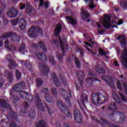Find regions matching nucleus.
Segmentation results:
<instances>
[{"mask_svg":"<svg viewBox=\"0 0 127 127\" xmlns=\"http://www.w3.org/2000/svg\"><path fill=\"white\" fill-rule=\"evenodd\" d=\"M57 106L63 112V113L67 117V118H70V119H72V113L71 111L67 108L65 103L62 101L61 99L57 100Z\"/></svg>","mask_w":127,"mask_h":127,"instance_id":"obj_1","label":"nucleus"},{"mask_svg":"<svg viewBox=\"0 0 127 127\" xmlns=\"http://www.w3.org/2000/svg\"><path fill=\"white\" fill-rule=\"evenodd\" d=\"M106 101H107V97L103 95V94H92V101L93 104L98 105V104L101 103L100 102L104 103V102H106Z\"/></svg>","mask_w":127,"mask_h":127,"instance_id":"obj_2","label":"nucleus"},{"mask_svg":"<svg viewBox=\"0 0 127 127\" xmlns=\"http://www.w3.org/2000/svg\"><path fill=\"white\" fill-rule=\"evenodd\" d=\"M119 116V122L121 123L124 122L125 120V115L122 113L118 111H113L110 113L109 115V118L112 122H115L117 120V117Z\"/></svg>","mask_w":127,"mask_h":127,"instance_id":"obj_3","label":"nucleus"},{"mask_svg":"<svg viewBox=\"0 0 127 127\" xmlns=\"http://www.w3.org/2000/svg\"><path fill=\"white\" fill-rule=\"evenodd\" d=\"M10 22L11 25L14 26L16 25L18 22L21 30H23L26 27V21L23 18L19 19V18L17 17L15 19L11 20Z\"/></svg>","mask_w":127,"mask_h":127,"instance_id":"obj_4","label":"nucleus"},{"mask_svg":"<svg viewBox=\"0 0 127 127\" xmlns=\"http://www.w3.org/2000/svg\"><path fill=\"white\" fill-rule=\"evenodd\" d=\"M37 31L38 33H39V34H43V33L42 32V29H41L40 27H35L34 26L31 27L28 31L30 37H31V38H35V37L37 36V33H36Z\"/></svg>","mask_w":127,"mask_h":127,"instance_id":"obj_5","label":"nucleus"},{"mask_svg":"<svg viewBox=\"0 0 127 127\" xmlns=\"http://www.w3.org/2000/svg\"><path fill=\"white\" fill-rule=\"evenodd\" d=\"M34 98L36 101L35 106H36L40 111L44 112V111H45V107L43 106V102H42V100L40 99L39 93H35Z\"/></svg>","mask_w":127,"mask_h":127,"instance_id":"obj_6","label":"nucleus"},{"mask_svg":"<svg viewBox=\"0 0 127 127\" xmlns=\"http://www.w3.org/2000/svg\"><path fill=\"white\" fill-rule=\"evenodd\" d=\"M7 37H11V41L14 42H19L20 41V37L11 32L4 33L0 38L2 39V38H7Z\"/></svg>","mask_w":127,"mask_h":127,"instance_id":"obj_7","label":"nucleus"},{"mask_svg":"<svg viewBox=\"0 0 127 127\" xmlns=\"http://www.w3.org/2000/svg\"><path fill=\"white\" fill-rule=\"evenodd\" d=\"M111 20V17L107 15H104V17L103 18V25L105 28L107 29H109L110 27L114 28V27H117L118 28V26L117 25H112V24L110 22Z\"/></svg>","mask_w":127,"mask_h":127,"instance_id":"obj_8","label":"nucleus"},{"mask_svg":"<svg viewBox=\"0 0 127 127\" xmlns=\"http://www.w3.org/2000/svg\"><path fill=\"white\" fill-rule=\"evenodd\" d=\"M73 115L76 123L78 124H82V123H83V120L82 119V114L78 108H74L73 111Z\"/></svg>","mask_w":127,"mask_h":127,"instance_id":"obj_9","label":"nucleus"},{"mask_svg":"<svg viewBox=\"0 0 127 127\" xmlns=\"http://www.w3.org/2000/svg\"><path fill=\"white\" fill-rule=\"evenodd\" d=\"M120 58L124 67L127 69V49L126 47L124 48Z\"/></svg>","mask_w":127,"mask_h":127,"instance_id":"obj_10","label":"nucleus"},{"mask_svg":"<svg viewBox=\"0 0 127 127\" xmlns=\"http://www.w3.org/2000/svg\"><path fill=\"white\" fill-rule=\"evenodd\" d=\"M81 105H80V108L81 110L84 112H85V110L84 109H87L86 107V105L85 104H88V96H87V94L85 93H83L82 95L81 96Z\"/></svg>","mask_w":127,"mask_h":127,"instance_id":"obj_11","label":"nucleus"},{"mask_svg":"<svg viewBox=\"0 0 127 127\" xmlns=\"http://www.w3.org/2000/svg\"><path fill=\"white\" fill-rule=\"evenodd\" d=\"M59 39L60 41V44L61 48L62 49L63 53L65 52V50L68 49V45L67 44V41H66V38L65 37H63V40L60 36H59Z\"/></svg>","mask_w":127,"mask_h":127,"instance_id":"obj_12","label":"nucleus"},{"mask_svg":"<svg viewBox=\"0 0 127 127\" xmlns=\"http://www.w3.org/2000/svg\"><path fill=\"white\" fill-rule=\"evenodd\" d=\"M60 93L63 96L64 100H65L68 104H70V97H71V98L72 97V96H71V92L69 91V93H68V91H66L65 89H61L60 90Z\"/></svg>","mask_w":127,"mask_h":127,"instance_id":"obj_13","label":"nucleus"},{"mask_svg":"<svg viewBox=\"0 0 127 127\" xmlns=\"http://www.w3.org/2000/svg\"><path fill=\"white\" fill-rule=\"evenodd\" d=\"M21 89H25V82L24 81H21L14 85V91L15 92H20Z\"/></svg>","mask_w":127,"mask_h":127,"instance_id":"obj_14","label":"nucleus"},{"mask_svg":"<svg viewBox=\"0 0 127 127\" xmlns=\"http://www.w3.org/2000/svg\"><path fill=\"white\" fill-rule=\"evenodd\" d=\"M8 14L10 15V17H11V18H14V17H16L18 15V10L14 7H12L9 9L8 12Z\"/></svg>","mask_w":127,"mask_h":127,"instance_id":"obj_15","label":"nucleus"},{"mask_svg":"<svg viewBox=\"0 0 127 127\" xmlns=\"http://www.w3.org/2000/svg\"><path fill=\"white\" fill-rule=\"evenodd\" d=\"M90 13L88 11L83 9V7L81 9L80 16L82 20H86L88 17H90Z\"/></svg>","mask_w":127,"mask_h":127,"instance_id":"obj_16","label":"nucleus"},{"mask_svg":"<svg viewBox=\"0 0 127 127\" xmlns=\"http://www.w3.org/2000/svg\"><path fill=\"white\" fill-rule=\"evenodd\" d=\"M36 55L40 60L42 61H47V57L45 55H42V53L39 52V51H36Z\"/></svg>","mask_w":127,"mask_h":127,"instance_id":"obj_17","label":"nucleus"},{"mask_svg":"<svg viewBox=\"0 0 127 127\" xmlns=\"http://www.w3.org/2000/svg\"><path fill=\"white\" fill-rule=\"evenodd\" d=\"M4 76H6L8 80L9 83H11L13 81V74L11 71L5 70Z\"/></svg>","mask_w":127,"mask_h":127,"instance_id":"obj_18","label":"nucleus"},{"mask_svg":"<svg viewBox=\"0 0 127 127\" xmlns=\"http://www.w3.org/2000/svg\"><path fill=\"white\" fill-rule=\"evenodd\" d=\"M20 63H21L22 65L26 67L29 71H31L32 70V64L31 63H29V62L27 61H20Z\"/></svg>","mask_w":127,"mask_h":127,"instance_id":"obj_19","label":"nucleus"},{"mask_svg":"<svg viewBox=\"0 0 127 127\" xmlns=\"http://www.w3.org/2000/svg\"><path fill=\"white\" fill-rule=\"evenodd\" d=\"M52 78L57 87H60L61 86V82L59 81V79L56 74H53L52 75Z\"/></svg>","mask_w":127,"mask_h":127,"instance_id":"obj_20","label":"nucleus"},{"mask_svg":"<svg viewBox=\"0 0 127 127\" xmlns=\"http://www.w3.org/2000/svg\"><path fill=\"white\" fill-rule=\"evenodd\" d=\"M61 30H62V25L61 23H59L57 24L55 29V35H56V36L59 35L60 32H61Z\"/></svg>","mask_w":127,"mask_h":127,"instance_id":"obj_21","label":"nucleus"},{"mask_svg":"<svg viewBox=\"0 0 127 127\" xmlns=\"http://www.w3.org/2000/svg\"><path fill=\"white\" fill-rule=\"evenodd\" d=\"M66 18L68 20V23L71 25H76L77 24V20L72 17L67 16Z\"/></svg>","mask_w":127,"mask_h":127,"instance_id":"obj_22","label":"nucleus"},{"mask_svg":"<svg viewBox=\"0 0 127 127\" xmlns=\"http://www.w3.org/2000/svg\"><path fill=\"white\" fill-rule=\"evenodd\" d=\"M76 75L79 81H83V80H84V78L85 77V73H84V71L82 70L78 71L76 72Z\"/></svg>","mask_w":127,"mask_h":127,"instance_id":"obj_23","label":"nucleus"},{"mask_svg":"<svg viewBox=\"0 0 127 127\" xmlns=\"http://www.w3.org/2000/svg\"><path fill=\"white\" fill-rule=\"evenodd\" d=\"M108 108L110 111L116 110H117V105H116V103L112 101L109 104Z\"/></svg>","mask_w":127,"mask_h":127,"instance_id":"obj_24","label":"nucleus"},{"mask_svg":"<svg viewBox=\"0 0 127 127\" xmlns=\"http://www.w3.org/2000/svg\"><path fill=\"white\" fill-rule=\"evenodd\" d=\"M37 127H46V122L44 120H41L36 123Z\"/></svg>","mask_w":127,"mask_h":127,"instance_id":"obj_25","label":"nucleus"},{"mask_svg":"<svg viewBox=\"0 0 127 127\" xmlns=\"http://www.w3.org/2000/svg\"><path fill=\"white\" fill-rule=\"evenodd\" d=\"M17 66V64L13 60L9 61L8 67L10 69H14Z\"/></svg>","mask_w":127,"mask_h":127,"instance_id":"obj_26","label":"nucleus"},{"mask_svg":"<svg viewBox=\"0 0 127 127\" xmlns=\"http://www.w3.org/2000/svg\"><path fill=\"white\" fill-rule=\"evenodd\" d=\"M120 39H121V41H120L121 44H124L125 46H126V44L127 43V41H126V38L124 37V35L119 36L117 38V40H120Z\"/></svg>","mask_w":127,"mask_h":127,"instance_id":"obj_27","label":"nucleus"},{"mask_svg":"<svg viewBox=\"0 0 127 127\" xmlns=\"http://www.w3.org/2000/svg\"><path fill=\"white\" fill-rule=\"evenodd\" d=\"M10 97L11 100H13V101H16L17 102V101L19 100V98H18L17 96L13 95V90H11L10 91Z\"/></svg>","mask_w":127,"mask_h":127,"instance_id":"obj_28","label":"nucleus"},{"mask_svg":"<svg viewBox=\"0 0 127 127\" xmlns=\"http://www.w3.org/2000/svg\"><path fill=\"white\" fill-rule=\"evenodd\" d=\"M38 44L39 46L44 50V52H46L47 51V49H46V46H45V45L44 44V43H43V41H39L38 43Z\"/></svg>","mask_w":127,"mask_h":127,"instance_id":"obj_29","label":"nucleus"},{"mask_svg":"<svg viewBox=\"0 0 127 127\" xmlns=\"http://www.w3.org/2000/svg\"><path fill=\"white\" fill-rule=\"evenodd\" d=\"M118 94L119 96H120L122 102H124V103H127V97L123 93H121L120 91H118Z\"/></svg>","mask_w":127,"mask_h":127,"instance_id":"obj_30","label":"nucleus"},{"mask_svg":"<svg viewBox=\"0 0 127 127\" xmlns=\"http://www.w3.org/2000/svg\"><path fill=\"white\" fill-rule=\"evenodd\" d=\"M0 107H2V108H7V107H8V104H7L6 101L4 100H0Z\"/></svg>","mask_w":127,"mask_h":127,"instance_id":"obj_31","label":"nucleus"},{"mask_svg":"<svg viewBox=\"0 0 127 127\" xmlns=\"http://www.w3.org/2000/svg\"><path fill=\"white\" fill-rule=\"evenodd\" d=\"M74 63L77 68L80 69V68H81V62H80L78 58L74 57Z\"/></svg>","mask_w":127,"mask_h":127,"instance_id":"obj_32","label":"nucleus"},{"mask_svg":"<svg viewBox=\"0 0 127 127\" xmlns=\"http://www.w3.org/2000/svg\"><path fill=\"white\" fill-rule=\"evenodd\" d=\"M9 117L11 120H15V121H17V116L16 113L12 111L10 113Z\"/></svg>","mask_w":127,"mask_h":127,"instance_id":"obj_33","label":"nucleus"},{"mask_svg":"<svg viewBox=\"0 0 127 127\" xmlns=\"http://www.w3.org/2000/svg\"><path fill=\"white\" fill-rule=\"evenodd\" d=\"M45 98L47 102H48L49 103H52V102H53V99L51 98V96H50L49 94H46L45 95Z\"/></svg>","mask_w":127,"mask_h":127,"instance_id":"obj_34","label":"nucleus"},{"mask_svg":"<svg viewBox=\"0 0 127 127\" xmlns=\"http://www.w3.org/2000/svg\"><path fill=\"white\" fill-rule=\"evenodd\" d=\"M102 78L103 79V80L104 81H105V82H106V83H109V82H112V80H113L112 79L111 76H107L106 75H103L102 76Z\"/></svg>","mask_w":127,"mask_h":127,"instance_id":"obj_35","label":"nucleus"},{"mask_svg":"<svg viewBox=\"0 0 127 127\" xmlns=\"http://www.w3.org/2000/svg\"><path fill=\"white\" fill-rule=\"evenodd\" d=\"M96 24L98 27V33H100V34H104V32H105V29H103L102 30H100V28H102V26H101V24H100V23L99 22H96Z\"/></svg>","mask_w":127,"mask_h":127,"instance_id":"obj_36","label":"nucleus"},{"mask_svg":"<svg viewBox=\"0 0 127 127\" xmlns=\"http://www.w3.org/2000/svg\"><path fill=\"white\" fill-rule=\"evenodd\" d=\"M28 94L26 92L20 91V96L21 98H22V99H26Z\"/></svg>","mask_w":127,"mask_h":127,"instance_id":"obj_37","label":"nucleus"},{"mask_svg":"<svg viewBox=\"0 0 127 127\" xmlns=\"http://www.w3.org/2000/svg\"><path fill=\"white\" fill-rule=\"evenodd\" d=\"M96 71L97 73H99V74H105V70H104V68H101L100 69H99V67H96L95 68Z\"/></svg>","mask_w":127,"mask_h":127,"instance_id":"obj_38","label":"nucleus"},{"mask_svg":"<svg viewBox=\"0 0 127 127\" xmlns=\"http://www.w3.org/2000/svg\"><path fill=\"white\" fill-rule=\"evenodd\" d=\"M24 106H25V109H21V112L23 113V114H26L27 113V108H28V103L27 102H25Z\"/></svg>","mask_w":127,"mask_h":127,"instance_id":"obj_39","label":"nucleus"},{"mask_svg":"<svg viewBox=\"0 0 127 127\" xmlns=\"http://www.w3.org/2000/svg\"><path fill=\"white\" fill-rule=\"evenodd\" d=\"M40 68L42 69V70H45V71H48V67L46 66V65H45V64H40Z\"/></svg>","mask_w":127,"mask_h":127,"instance_id":"obj_40","label":"nucleus"},{"mask_svg":"<svg viewBox=\"0 0 127 127\" xmlns=\"http://www.w3.org/2000/svg\"><path fill=\"white\" fill-rule=\"evenodd\" d=\"M25 99L28 101V102H32L33 101V96L30 94H27Z\"/></svg>","mask_w":127,"mask_h":127,"instance_id":"obj_41","label":"nucleus"},{"mask_svg":"<svg viewBox=\"0 0 127 127\" xmlns=\"http://www.w3.org/2000/svg\"><path fill=\"white\" fill-rule=\"evenodd\" d=\"M120 4L123 8H127V1H122L120 2Z\"/></svg>","mask_w":127,"mask_h":127,"instance_id":"obj_42","label":"nucleus"},{"mask_svg":"<svg viewBox=\"0 0 127 127\" xmlns=\"http://www.w3.org/2000/svg\"><path fill=\"white\" fill-rule=\"evenodd\" d=\"M116 84H117L118 89L120 91H123V87H122V83H121V82L120 81L118 80L117 81Z\"/></svg>","mask_w":127,"mask_h":127,"instance_id":"obj_43","label":"nucleus"},{"mask_svg":"<svg viewBox=\"0 0 127 127\" xmlns=\"http://www.w3.org/2000/svg\"><path fill=\"white\" fill-rule=\"evenodd\" d=\"M51 91L53 96H56L57 95V89L56 88L53 87Z\"/></svg>","mask_w":127,"mask_h":127,"instance_id":"obj_44","label":"nucleus"},{"mask_svg":"<svg viewBox=\"0 0 127 127\" xmlns=\"http://www.w3.org/2000/svg\"><path fill=\"white\" fill-rule=\"evenodd\" d=\"M43 84V81L41 78H38L37 79V87H40L41 85Z\"/></svg>","mask_w":127,"mask_h":127,"instance_id":"obj_45","label":"nucleus"},{"mask_svg":"<svg viewBox=\"0 0 127 127\" xmlns=\"http://www.w3.org/2000/svg\"><path fill=\"white\" fill-rule=\"evenodd\" d=\"M16 77L17 80H19L21 77V73L19 70L16 69Z\"/></svg>","mask_w":127,"mask_h":127,"instance_id":"obj_46","label":"nucleus"},{"mask_svg":"<svg viewBox=\"0 0 127 127\" xmlns=\"http://www.w3.org/2000/svg\"><path fill=\"white\" fill-rule=\"evenodd\" d=\"M61 80H62V82L63 84V85H64V86L68 85V82H67L66 78H64V77H62L61 78Z\"/></svg>","mask_w":127,"mask_h":127,"instance_id":"obj_47","label":"nucleus"},{"mask_svg":"<svg viewBox=\"0 0 127 127\" xmlns=\"http://www.w3.org/2000/svg\"><path fill=\"white\" fill-rule=\"evenodd\" d=\"M24 49H25V44H22L19 49V52H23V51H24Z\"/></svg>","mask_w":127,"mask_h":127,"instance_id":"obj_48","label":"nucleus"},{"mask_svg":"<svg viewBox=\"0 0 127 127\" xmlns=\"http://www.w3.org/2000/svg\"><path fill=\"white\" fill-rule=\"evenodd\" d=\"M100 121H101V122H102V123H103L104 125H107V126L110 125V123H109V122H108V121H107L106 119L103 118H100Z\"/></svg>","mask_w":127,"mask_h":127,"instance_id":"obj_49","label":"nucleus"},{"mask_svg":"<svg viewBox=\"0 0 127 127\" xmlns=\"http://www.w3.org/2000/svg\"><path fill=\"white\" fill-rule=\"evenodd\" d=\"M99 54H100V55H101L102 56H105V57H107V56H106L107 53H106L105 52V51H104V50H103L102 49H99Z\"/></svg>","mask_w":127,"mask_h":127,"instance_id":"obj_50","label":"nucleus"},{"mask_svg":"<svg viewBox=\"0 0 127 127\" xmlns=\"http://www.w3.org/2000/svg\"><path fill=\"white\" fill-rule=\"evenodd\" d=\"M49 58L50 63H52V64L54 65L55 64V61H54V57H53V56L50 55Z\"/></svg>","mask_w":127,"mask_h":127,"instance_id":"obj_51","label":"nucleus"},{"mask_svg":"<svg viewBox=\"0 0 127 127\" xmlns=\"http://www.w3.org/2000/svg\"><path fill=\"white\" fill-rule=\"evenodd\" d=\"M41 92L42 93H45V95L46 94H49V89L48 88H42Z\"/></svg>","mask_w":127,"mask_h":127,"instance_id":"obj_52","label":"nucleus"},{"mask_svg":"<svg viewBox=\"0 0 127 127\" xmlns=\"http://www.w3.org/2000/svg\"><path fill=\"white\" fill-rule=\"evenodd\" d=\"M114 101L118 104V105H122V100H121L120 97L114 99Z\"/></svg>","mask_w":127,"mask_h":127,"instance_id":"obj_53","label":"nucleus"},{"mask_svg":"<svg viewBox=\"0 0 127 127\" xmlns=\"http://www.w3.org/2000/svg\"><path fill=\"white\" fill-rule=\"evenodd\" d=\"M45 106L48 110V112L49 115H51L52 114H53V111H52L51 108L49 107L48 105H47L46 104H45Z\"/></svg>","mask_w":127,"mask_h":127,"instance_id":"obj_54","label":"nucleus"},{"mask_svg":"<svg viewBox=\"0 0 127 127\" xmlns=\"http://www.w3.org/2000/svg\"><path fill=\"white\" fill-rule=\"evenodd\" d=\"M112 95L114 98V100L117 99V98H119V95H118V93L115 91H113L112 92Z\"/></svg>","mask_w":127,"mask_h":127,"instance_id":"obj_55","label":"nucleus"},{"mask_svg":"<svg viewBox=\"0 0 127 127\" xmlns=\"http://www.w3.org/2000/svg\"><path fill=\"white\" fill-rule=\"evenodd\" d=\"M72 61H73L72 59V56H69L66 59V62L68 64H70V63H72Z\"/></svg>","mask_w":127,"mask_h":127,"instance_id":"obj_56","label":"nucleus"},{"mask_svg":"<svg viewBox=\"0 0 127 127\" xmlns=\"http://www.w3.org/2000/svg\"><path fill=\"white\" fill-rule=\"evenodd\" d=\"M26 12H27V13H30L31 12H32V7H26Z\"/></svg>","mask_w":127,"mask_h":127,"instance_id":"obj_57","label":"nucleus"},{"mask_svg":"<svg viewBox=\"0 0 127 127\" xmlns=\"http://www.w3.org/2000/svg\"><path fill=\"white\" fill-rule=\"evenodd\" d=\"M7 49L9 51H15L16 50L15 47L12 45L9 46Z\"/></svg>","mask_w":127,"mask_h":127,"instance_id":"obj_58","label":"nucleus"},{"mask_svg":"<svg viewBox=\"0 0 127 127\" xmlns=\"http://www.w3.org/2000/svg\"><path fill=\"white\" fill-rule=\"evenodd\" d=\"M8 45H9V42L8 41V40H6L4 41L5 47H6V48L8 49V47H9V46Z\"/></svg>","mask_w":127,"mask_h":127,"instance_id":"obj_59","label":"nucleus"},{"mask_svg":"<svg viewBox=\"0 0 127 127\" xmlns=\"http://www.w3.org/2000/svg\"><path fill=\"white\" fill-rule=\"evenodd\" d=\"M9 127H16V124L14 122H11Z\"/></svg>","mask_w":127,"mask_h":127,"instance_id":"obj_60","label":"nucleus"},{"mask_svg":"<svg viewBox=\"0 0 127 127\" xmlns=\"http://www.w3.org/2000/svg\"><path fill=\"white\" fill-rule=\"evenodd\" d=\"M25 8V4H23L22 3H20V9L21 10H22V9H24Z\"/></svg>","mask_w":127,"mask_h":127,"instance_id":"obj_61","label":"nucleus"},{"mask_svg":"<svg viewBox=\"0 0 127 127\" xmlns=\"http://www.w3.org/2000/svg\"><path fill=\"white\" fill-rule=\"evenodd\" d=\"M53 43L54 44H55V45H56L58 47H59V46L58 44H59V41H58V40H54L53 41Z\"/></svg>","mask_w":127,"mask_h":127,"instance_id":"obj_62","label":"nucleus"},{"mask_svg":"<svg viewBox=\"0 0 127 127\" xmlns=\"http://www.w3.org/2000/svg\"><path fill=\"white\" fill-rule=\"evenodd\" d=\"M91 119L93 121H95V122H97V123H98V124H101V122L100 121V120H98L96 117H92Z\"/></svg>","mask_w":127,"mask_h":127,"instance_id":"obj_63","label":"nucleus"},{"mask_svg":"<svg viewBox=\"0 0 127 127\" xmlns=\"http://www.w3.org/2000/svg\"><path fill=\"white\" fill-rule=\"evenodd\" d=\"M108 84H109V85L112 87V88H115V83H114L113 82V80H112V81H110L108 83H107Z\"/></svg>","mask_w":127,"mask_h":127,"instance_id":"obj_64","label":"nucleus"}]
</instances>
